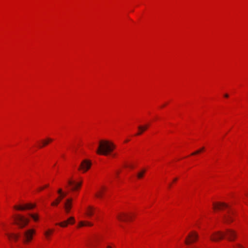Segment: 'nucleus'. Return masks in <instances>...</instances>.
I'll list each match as a JSON object with an SVG mask.
<instances>
[{
    "label": "nucleus",
    "instance_id": "obj_1",
    "mask_svg": "<svg viewBox=\"0 0 248 248\" xmlns=\"http://www.w3.org/2000/svg\"><path fill=\"white\" fill-rule=\"evenodd\" d=\"M224 235H226L227 239L230 241H233L237 236L236 232L233 230L227 229L225 232H214L211 236V239L213 241H217L222 239Z\"/></svg>",
    "mask_w": 248,
    "mask_h": 248
},
{
    "label": "nucleus",
    "instance_id": "obj_2",
    "mask_svg": "<svg viewBox=\"0 0 248 248\" xmlns=\"http://www.w3.org/2000/svg\"><path fill=\"white\" fill-rule=\"evenodd\" d=\"M115 148L114 144L108 140H101L96 152L99 155H107Z\"/></svg>",
    "mask_w": 248,
    "mask_h": 248
},
{
    "label": "nucleus",
    "instance_id": "obj_3",
    "mask_svg": "<svg viewBox=\"0 0 248 248\" xmlns=\"http://www.w3.org/2000/svg\"><path fill=\"white\" fill-rule=\"evenodd\" d=\"M213 208L215 210H222L225 208L230 209L228 204L224 202H217L213 203ZM234 213L231 210H228L227 214L224 215L223 220L226 223H230L233 221V215Z\"/></svg>",
    "mask_w": 248,
    "mask_h": 248
},
{
    "label": "nucleus",
    "instance_id": "obj_4",
    "mask_svg": "<svg viewBox=\"0 0 248 248\" xmlns=\"http://www.w3.org/2000/svg\"><path fill=\"white\" fill-rule=\"evenodd\" d=\"M15 223L17 224L19 228H23L25 227L29 222V219L25 218L23 216L17 215L15 217Z\"/></svg>",
    "mask_w": 248,
    "mask_h": 248
},
{
    "label": "nucleus",
    "instance_id": "obj_5",
    "mask_svg": "<svg viewBox=\"0 0 248 248\" xmlns=\"http://www.w3.org/2000/svg\"><path fill=\"white\" fill-rule=\"evenodd\" d=\"M199 237L198 233L195 232H192L188 235L185 240V243L189 245L197 241Z\"/></svg>",
    "mask_w": 248,
    "mask_h": 248
},
{
    "label": "nucleus",
    "instance_id": "obj_6",
    "mask_svg": "<svg viewBox=\"0 0 248 248\" xmlns=\"http://www.w3.org/2000/svg\"><path fill=\"white\" fill-rule=\"evenodd\" d=\"M91 165L92 163L90 160L85 159L81 162L78 170L82 171L83 172H85L90 169Z\"/></svg>",
    "mask_w": 248,
    "mask_h": 248
},
{
    "label": "nucleus",
    "instance_id": "obj_7",
    "mask_svg": "<svg viewBox=\"0 0 248 248\" xmlns=\"http://www.w3.org/2000/svg\"><path fill=\"white\" fill-rule=\"evenodd\" d=\"M35 233V230L30 229L24 232L25 242L31 241L32 238L33 234Z\"/></svg>",
    "mask_w": 248,
    "mask_h": 248
},
{
    "label": "nucleus",
    "instance_id": "obj_8",
    "mask_svg": "<svg viewBox=\"0 0 248 248\" xmlns=\"http://www.w3.org/2000/svg\"><path fill=\"white\" fill-rule=\"evenodd\" d=\"M58 193L60 195V196L56 199L54 202L51 203L52 206H57L60 202L62 199L66 195V193H63L61 188L58 189Z\"/></svg>",
    "mask_w": 248,
    "mask_h": 248
},
{
    "label": "nucleus",
    "instance_id": "obj_9",
    "mask_svg": "<svg viewBox=\"0 0 248 248\" xmlns=\"http://www.w3.org/2000/svg\"><path fill=\"white\" fill-rule=\"evenodd\" d=\"M35 206V204L31 203H28L23 206L22 205H15L14 208L17 210L23 211L26 209H31Z\"/></svg>",
    "mask_w": 248,
    "mask_h": 248
},
{
    "label": "nucleus",
    "instance_id": "obj_10",
    "mask_svg": "<svg viewBox=\"0 0 248 248\" xmlns=\"http://www.w3.org/2000/svg\"><path fill=\"white\" fill-rule=\"evenodd\" d=\"M72 207V199L69 198L66 200L64 203V208L66 214H68Z\"/></svg>",
    "mask_w": 248,
    "mask_h": 248
},
{
    "label": "nucleus",
    "instance_id": "obj_11",
    "mask_svg": "<svg viewBox=\"0 0 248 248\" xmlns=\"http://www.w3.org/2000/svg\"><path fill=\"white\" fill-rule=\"evenodd\" d=\"M68 185L71 186V189L72 191H75L78 189L81 185V182H76L75 181L69 180L68 181Z\"/></svg>",
    "mask_w": 248,
    "mask_h": 248
},
{
    "label": "nucleus",
    "instance_id": "obj_12",
    "mask_svg": "<svg viewBox=\"0 0 248 248\" xmlns=\"http://www.w3.org/2000/svg\"><path fill=\"white\" fill-rule=\"evenodd\" d=\"M75 218L73 217H70L67 220H64L59 223H57L56 225H59L62 227H66L68 224H73L75 223Z\"/></svg>",
    "mask_w": 248,
    "mask_h": 248
},
{
    "label": "nucleus",
    "instance_id": "obj_13",
    "mask_svg": "<svg viewBox=\"0 0 248 248\" xmlns=\"http://www.w3.org/2000/svg\"><path fill=\"white\" fill-rule=\"evenodd\" d=\"M131 217L127 214L121 213L117 215V218L118 220L122 221H124L128 219H130Z\"/></svg>",
    "mask_w": 248,
    "mask_h": 248
},
{
    "label": "nucleus",
    "instance_id": "obj_14",
    "mask_svg": "<svg viewBox=\"0 0 248 248\" xmlns=\"http://www.w3.org/2000/svg\"><path fill=\"white\" fill-rule=\"evenodd\" d=\"M94 210L95 209L93 207L89 206L86 209L85 214L88 217H90L94 214Z\"/></svg>",
    "mask_w": 248,
    "mask_h": 248
},
{
    "label": "nucleus",
    "instance_id": "obj_15",
    "mask_svg": "<svg viewBox=\"0 0 248 248\" xmlns=\"http://www.w3.org/2000/svg\"><path fill=\"white\" fill-rule=\"evenodd\" d=\"M148 126L149 124H145L144 125H140L138 127L139 132L136 134V135H140L144 131H145L148 128Z\"/></svg>",
    "mask_w": 248,
    "mask_h": 248
},
{
    "label": "nucleus",
    "instance_id": "obj_16",
    "mask_svg": "<svg viewBox=\"0 0 248 248\" xmlns=\"http://www.w3.org/2000/svg\"><path fill=\"white\" fill-rule=\"evenodd\" d=\"M53 140L51 138H47L46 140H43L42 141V145L40 146V148H42L43 147L46 146L50 142H51Z\"/></svg>",
    "mask_w": 248,
    "mask_h": 248
},
{
    "label": "nucleus",
    "instance_id": "obj_17",
    "mask_svg": "<svg viewBox=\"0 0 248 248\" xmlns=\"http://www.w3.org/2000/svg\"><path fill=\"white\" fill-rule=\"evenodd\" d=\"M7 235L9 239H13L15 241H16L19 237L18 234L14 233L7 234Z\"/></svg>",
    "mask_w": 248,
    "mask_h": 248
},
{
    "label": "nucleus",
    "instance_id": "obj_18",
    "mask_svg": "<svg viewBox=\"0 0 248 248\" xmlns=\"http://www.w3.org/2000/svg\"><path fill=\"white\" fill-rule=\"evenodd\" d=\"M105 190V188L103 187L102 189L98 190L95 194V196L98 198H102L103 195V190Z\"/></svg>",
    "mask_w": 248,
    "mask_h": 248
},
{
    "label": "nucleus",
    "instance_id": "obj_19",
    "mask_svg": "<svg viewBox=\"0 0 248 248\" xmlns=\"http://www.w3.org/2000/svg\"><path fill=\"white\" fill-rule=\"evenodd\" d=\"M146 170L143 169L139 171L137 175V178L138 179H141L143 177L144 174L145 173Z\"/></svg>",
    "mask_w": 248,
    "mask_h": 248
},
{
    "label": "nucleus",
    "instance_id": "obj_20",
    "mask_svg": "<svg viewBox=\"0 0 248 248\" xmlns=\"http://www.w3.org/2000/svg\"><path fill=\"white\" fill-rule=\"evenodd\" d=\"M53 231L54 230L52 229H48V230L45 232L44 234L47 238H48L50 235H51L53 232Z\"/></svg>",
    "mask_w": 248,
    "mask_h": 248
},
{
    "label": "nucleus",
    "instance_id": "obj_21",
    "mask_svg": "<svg viewBox=\"0 0 248 248\" xmlns=\"http://www.w3.org/2000/svg\"><path fill=\"white\" fill-rule=\"evenodd\" d=\"M30 216L33 219L34 221H37L39 219V216L38 214H30Z\"/></svg>",
    "mask_w": 248,
    "mask_h": 248
},
{
    "label": "nucleus",
    "instance_id": "obj_22",
    "mask_svg": "<svg viewBox=\"0 0 248 248\" xmlns=\"http://www.w3.org/2000/svg\"><path fill=\"white\" fill-rule=\"evenodd\" d=\"M204 149V147H202L200 149L195 151V152L193 153L191 155H197L200 153H201L202 151H203Z\"/></svg>",
    "mask_w": 248,
    "mask_h": 248
},
{
    "label": "nucleus",
    "instance_id": "obj_23",
    "mask_svg": "<svg viewBox=\"0 0 248 248\" xmlns=\"http://www.w3.org/2000/svg\"><path fill=\"white\" fill-rule=\"evenodd\" d=\"M233 248H245L242 245L240 244L237 243L233 246Z\"/></svg>",
    "mask_w": 248,
    "mask_h": 248
},
{
    "label": "nucleus",
    "instance_id": "obj_24",
    "mask_svg": "<svg viewBox=\"0 0 248 248\" xmlns=\"http://www.w3.org/2000/svg\"><path fill=\"white\" fill-rule=\"evenodd\" d=\"M85 225V221H80L79 223V227H82V226H84Z\"/></svg>",
    "mask_w": 248,
    "mask_h": 248
},
{
    "label": "nucleus",
    "instance_id": "obj_25",
    "mask_svg": "<svg viewBox=\"0 0 248 248\" xmlns=\"http://www.w3.org/2000/svg\"><path fill=\"white\" fill-rule=\"evenodd\" d=\"M85 226H92L93 225V223H92L91 222H88V221H85Z\"/></svg>",
    "mask_w": 248,
    "mask_h": 248
},
{
    "label": "nucleus",
    "instance_id": "obj_26",
    "mask_svg": "<svg viewBox=\"0 0 248 248\" xmlns=\"http://www.w3.org/2000/svg\"><path fill=\"white\" fill-rule=\"evenodd\" d=\"M125 166H126V167H129V168H131V169H132V168H134V166H133V165H131V164L126 165Z\"/></svg>",
    "mask_w": 248,
    "mask_h": 248
},
{
    "label": "nucleus",
    "instance_id": "obj_27",
    "mask_svg": "<svg viewBox=\"0 0 248 248\" xmlns=\"http://www.w3.org/2000/svg\"><path fill=\"white\" fill-rule=\"evenodd\" d=\"M44 189V187H41L39 188V190H42Z\"/></svg>",
    "mask_w": 248,
    "mask_h": 248
},
{
    "label": "nucleus",
    "instance_id": "obj_28",
    "mask_svg": "<svg viewBox=\"0 0 248 248\" xmlns=\"http://www.w3.org/2000/svg\"><path fill=\"white\" fill-rule=\"evenodd\" d=\"M224 96H225V97H227H227H229V95H228V94H225L224 95Z\"/></svg>",
    "mask_w": 248,
    "mask_h": 248
},
{
    "label": "nucleus",
    "instance_id": "obj_29",
    "mask_svg": "<svg viewBox=\"0 0 248 248\" xmlns=\"http://www.w3.org/2000/svg\"><path fill=\"white\" fill-rule=\"evenodd\" d=\"M48 186H49V185H45V186H44V188H46V187H47Z\"/></svg>",
    "mask_w": 248,
    "mask_h": 248
},
{
    "label": "nucleus",
    "instance_id": "obj_30",
    "mask_svg": "<svg viewBox=\"0 0 248 248\" xmlns=\"http://www.w3.org/2000/svg\"><path fill=\"white\" fill-rule=\"evenodd\" d=\"M176 180H177V178H175V179H174L173 181H176Z\"/></svg>",
    "mask_w": 248,
    "mask_h": 248
},
{
    "label": "nucleus",
    "instance_id": "obj_31",
    "mask_svg": "<svg viewBox=\"0 0 248 248\" xmlns=\"http://www.w3.org/2000/svg\"><path fill=\"white\" fill-rule=\"evenodd\" d=\"M107 248H111V247H110V246H108V247H107Z\"/></svg>",
    "mask_w": 248,
    "mask_h": 248
},
{
    "label": "nucleus",
    "instance_id": "obj_32",
    "mask_svg": "<svg viewBox=\"0 0 248 248\" xmlns=\"http://www.w3.org/2000/svg\"><path fill=\"white\" fill-rule=\"evenodd\" d=\"M119 172H118H118H116V175H118V174H119Z\"/></svg>",
    "mask_w": 248,
    "mask_h": 248
},
{
    "label": "nucleus",
    "instance_id": "obj_33",
    "mask_svg": "<svg viewBox=\"0 0 248 248\" xmlns=\"http://www.w3.org/2000/svg\"><path fill=\"white\" fill-rule=\"evenodd\" d=\"M246 195H247V196H248V193L246 194Z\"/></svg>",
    "mask_w": 248,
    "mask_h": 248
}]
</instances>
